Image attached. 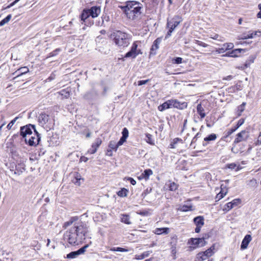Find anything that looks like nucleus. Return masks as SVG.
<instances>
[{"instance_id": "obj_1", "label": "nucleus", "mask_w": 261, "mask_h": 261, "mask_svg": "<svg viewBox=\"0 0 261 261\" xmlns=\"http://www.w3.org/2000/svg\"><path fill=\"white\" fill-rule=\"evenodd\" d=\"M77 217H71L70 220L65 222L63 227L65 229L73 224L64 233V239L71 245H78L85 239L86 234L88 232L86 224L82 221L76 222Z\"/></svg>"}, {"instance_id": "obj_2", "label": "nucleus", "mask_w": 261, "mask_h": 261, "mask_svg": "<svg viewBox=\"0 0 261 261\" xmlns=\"http://www.w3.org/2000/svg\"><path fill=\"white\" fill-rule=\"evenodd\" d=\"M142 4L135 1H127L125 6L119 7L130 19H135L139 17L142 13Z\"/></svg>"}, {"instance_id": "obj_3", "label": "nucleus", "mask_w": 261, "mask_h": 261, "mask_svg": "<svg viewBox=\"0 0 261 261\" xmlns=\"http://www.w3.org/2000/svg\"><path fill=\"white\" fill-rule=\"evenodd\" d=\"M115 44L120 48L127 47L130 44L132 36L130 34L121 31H116L111 35Z\"/></svg>"}, {"instance_id": "obj_4", "label": "nucleus", "mask_w": 261, "mask_h": 261, "mask_svg": "<svg viewBox=\"0 0 261 261\" xmlns=\"http://www.w3.org/2000/svg\"><path fill=\"white\" fill-rule=\"evenodd\" d=\"M182 20V18L178 15H174L173 17L167 19L166 28L168 29V31L165 36L166 39L171 36L172 32Z\"/></svg>"}, {"instance_id": "obj_5", "label": "nucleus", "mask_w": 261, "mask_h": 261, "mask_svg": "<svg viewBox=\"0 0 261 261\" xmlns=\"http://www.w3.org/2000/svg\"><path fill=\"white\" fill-rule=\"evenodd\" d=\"M138 41H135L131 46L130 49L124 56L125 58L135 59L137 56L142 54L140 49H138Z\"/></svg>"}, {"instance_id": "obj_6", "label": "nucleus", "mask_w": 261, "mask_h": 261, "mask_svg": "<svg viewBox=\"0 0 261 261\" xmlns=\"http://www.w3.org/2000/svg\"><path fill=\"white\" fill-rule=\"evenodd\" d=\"M40 140V137L39 134L36 131V129H34V134L30 136L29 138H26L25 142L30 146H34L37 145Z\"/></svg>"}, {"instance_id": "obj_7", "label": "nucleus", "mask_w": 261, "mask_h": 261, "mask_svg": "<svg viewBox=\"0 0 261 261\" xmlns=\"http://www.w3.org/2000/svg\"><path fill=\"white\" fill-rule=\"evenodd\" d=\"M32 129L34 130L35 128V126L32 124L21 127L20 130V135L25 140L26 138H28L32 135Z\"/></svg>"}, {"instance_id": "obj_8", "label": "nucleus", "mask_w": 261, "mask_h": 261, "mask_svg": "<svg viewBox=\"0 0 261 261\" xmlns=\"http://www.w3.org/2000/svg\"><path fill=\"white\" fill-rule=\"evenodd\" d=\"M38 122L40 125L44 126L51 123V120L49 116L45 113H41L38 116Z\"/></svg>"}, {"instance_id": "obj_9", "label": "nucleus", "mask_w": 261, "mask_h": 261, "mask_svg": "<svg viewBox=\"0 0 261 261\" xmlns=\"http://www.w3.org/2000/svg\"><path fill=\"white\" fill-rule=\"evenodd\" d=\"M249 137V132L246 130L241 131L237 135V137L234 141V143H238L242 141H245Z\"/></svg>"}, {"instance_id": "obj_10", "label": "nucleus", "mask_w": 261, "mask_h": 261, "mask_svg": "<svg viewBox=\"0 0 261 261\" xmlns=\"http://www.w3.org/2000/svg\"><path fill=\"white\" fill-rule=\"evenodd\" d=\"M89 247V245H86L83 247L79 249L78 250L72 251L67 255V258H76L79 255L83 254L85 253L86 249Z\"/></svg>"}, {"instance_id": "obj_11", "label": "nucleus", "mask_w": 261, "mask_h": 261, "mask_svg": "<svg viewBox=\"0 0 261 261\" xmlns=\"http://www.w3.org/2000/svg\"><path fill=\"white\" fill-rule=\"evenodd\" d=\"M170 107L175 108L179 109H184L187 107V104L185 102L181 103L176 99H171L168 100Z\"/></svg>"}, {"instance_id": "obj_12", "label": "nucleus", "mask_w": 261, "mask_h": 261, "mask_svg": "<svg viewBox=\"0 0 261 261\" xmlns=\"http://www.w3.org/2000/svg\"><path fill=\"white\" fill-rule=\"evenodd\" d=\"M194 222L196 226L195 231L196 233H199L201 228L204 225V218L202 216H197L194 219Z\"/></svg>"}, {"instance_id": "obj_13", "label": "nucleus", "mask_w": 261, "mask_h": 261, "mask_svg": "<svg viewBox=\"0 0 261 261\" xmlns=\"http://www.w3.org/2000/svg\"><path fill=\"white\" fill-rule=\"evenodd\" d=\"M205 239L204 237H202L201 238H191L190 240L192 244L195 246L194 248H195L200 244H201V247L204 246L206 244Z\"/></svg>"}, {"instance_id": "obj_14", "label": "nucleus", "mask_w": 261, "mask_h": 261, "mask_svg": "<svg viewBox=\"0 0 261 261\" xmlns=\"http://www.w3.org/2000/svg\"><path fill=\"white\" fill-rule=\"evenodd\" d=\"M101 142L102 141L100 139L97 138L95 142L92 144L91 148L88 150V152L90 154L95 153L96 152L97 148L101 144Z\"/></svg>"}, {"instance_id": "obj_15", "label": "nucleus", "mask_w": 261, "mask_h": 261, "mask_svg": "<svg viewBox=\"0 0 261 261\" xmlns=\"http://www.w3.org/2000/svg\"><path fill=\"white\" fill-rule=\"evenodd\" d=\"M88 11L90 16L93 18L97 17L101 12L100 8L99 6L92 7L90 9H88Z\"/></svg>"}, {"instance_id": "obj_16", "label": "nucleus", "mask_w": 261, "mask_h": 261, "mask_svg": "<svg viewBox=\"0 0 261 261\" xmlns=\"http://www.w3.org/2000/svg\"><path fill=\"white\" fill-rule=\"evenodd\" d=\"M251 241V236L250 234L246 235L242 242L241 249L242 250L246 249Z\"/></svg>"}, {"instance_id": "obj_17", "label": "nucleus", "mask_w": 261, "mask_h": 261, "mask_svg": "<svg viewBox=\"0 0 261 261\" xmlns=\"http://www.w3.org/2000/svg\"><path fill=\"white\" fill-rule=\"evenodd\" d=\"M244 123V120L243 119H240L237 125L234 127L231 128L227 132L226 137L230 136L231 134L234 132L239 127H240Z\"/></svg>"}, {"instance_id": "obj_18", "label": "nucleus", "mask_w": 261, "mask_h": 261, "mask_svg": "<svg viewBox=\"0 0 261 261\" xmlns=\"http://www.w3.org/2000/svg\"><path fill=\"white\" fill-rule=\"evenodd\" d=\"M0 261H13V255L11 253H4L0 258Z\"/></svg>"}, {"instance_id": "obj_19", "label": "nucleus", "mask_w": 261, "mask_h": 261, "mask_svg": "<svg viewBox=\"0 0 261 261\" xmlns=\"http://www.w3.org/2000/svg\"><path fill=\"white\" fill-rule=\"evenodd\" d=\"M57 94L61 95L63 98H68L70 95V90L68 89H63L57 93Z\"/></svg>"}, {"instance_id": "obj_20", "label": "nucleus", "mask_w": 261, "mask_h": 261, "mask_svg": "<svg viewBox=\"0 0 261 261\" xmlns=\"http://www.w3.org/2000/svg\"><path fill=\"white\" fill-rule=\"evenodd\" d=\"M170 231V229L168 227H163V228H156L155 229L154 232L155 234L160 235L162 234H167L169 233Z\"/></svg>"}, {"instance_id": "obj_21", "label": "nucleus", "mask_w": 261, "mask_h": 261, "mask_svg": "<svg viewBox=\"0 0 261 261\" xmlns=\"http://www.w3.org/2000/svg\"><path fill=\"white\" fill-rule=\"evenodd\" d=\"M242 51H243V49H235L227 53L225 56L230 57H237L239 56Z\"/></svg>"}, {"instance_id": "obj_22", "label": "nucleus", "mask_w": 261, "mask_h": 261, "mask_svg": "<svg viewBox=\"0 0 261 261\" xmlns=\"http://www.w3.org/2000/svg\"><path fill=\"white\" fill-rule=\"evenodd\" d=\"M153 174L152 171L150 169H146L144 171V172L142 173V174L139 177L140 179H145L146 180L148 179L150 176V175Z\"/></svg>"}, {"instance_id": "obj_23", "label": "nucleus", "mask_w": 261, "mask_h": 261, "mask_svg": "<svg viewBox=\"0 0 261 261\" xmlns=\"http://www.w3.org/2000/svg\"><path fill=\"white\" fill-rule=\"evenodd\" d=\"M257 33H260V32H249L247 34H244L242 35L240 39H246L248 38H253L255 36L257 35Z\"/></svg>"}, {"instance_id": "obj_24", "label": "nucleus", "mask_w": 261, "mask_h": 261, "mask_svg": "<svg viewBox=\"0 0 261 261\" xmlns=\"http://www.w3.org/2000/svg\"><path fill=\"white\" fill-rule=\"evenodd\" d=\"M227 190L226 189H223L222 188V185L221 186V191L217 194L216 196V199L217 201L220 200L223 198L227 194Z\"/></svg>"}, {"instance_id": "obj_25", "label": "nucleus", "mask_w": 261, "mask_h": 261, "mask_svg": "<svg viewBox=\"0 0 261 261\" xmlns=\"http://www.w3.org/2000/svg\"><path fill=\"white\" fill-rule=\"evenodd\" d=\"M161 42V39L160 38H157L156 40H155L153 42V43L152 45L151 48V53L153 54V51L154 50H156L159 48V45ZM155 53H154L153 54H155Z\"/></svg>"}, {"instance_id": "obj_26", "label": "nucleus", "mask_w": 261, "mask_h": 261, "mask_svg": "<svg viewBox=\"0 0 261 261\" xmlns=\"http://www.w3.org/2000/svg\"><path fill=\"white\" fill-rule=\"evenodd\" d=\"M166 186L167 187V188L169 189V190L172 191H175L178 188V185L174 182H172L171 181H169L168 182H167Z\"/></svg>"}, {"instance_id": "obj_27", "label": "nucleus", "mask_w": 261, "mask_h": 261, "mask_svg": "<svg viewBox=\"0 0 261 261\" xmlns=\"http://www.w3.org/2000/svg\"><path fill=\"white\" fill-rule=\"evenodd\" d=\"M207 258L208 257L203 252H201L197 254L195 261H203Z\"/></svg>"}, {"instance_id": "obj_28", "label": "nucleus", "mask_w": 261, "mask_h": 261, "mask_svg": "<svg viewBox=\"0 0 261 261\" xmlns=\"http://www.w3.org/2000/svg\"><path fill=\"white\" fill-rule=\"evenodd\" d=\"M170 108V107L168 100L164 102L163 104L158 106V110L161 112Z\"/></svg>"}, {"instance_id": "obj_29", "label": "nucleus", "mask_w": 261, "mask_h": 261, "mask_svg": "<svg viewBox=\"0 0 261 261\" xmlns=\"http://www.w3.org/2000/svg\"><path fill=\"white\" fill-rule=\"evenodd\" d=\"M83 180V178L81 177V176L77 173H76L74 176V178L72 180V182L77 186L81 185V180Z\"/></svg>"}, {"instance_id": "obj_30", "label": "nucleus", "mask_w": 261, "mask_h": 261, "mask_svg": "<svg viewBox=\"0 0 261 261\" xmlns=\"http://www.w3.org/2000/svg\"><path fill=\"white\" fill-rule=\"evenodd\" d=\"M228 168L230 169L231 170H235V171H237L242 169V167H240L239 164L236 163H230L227 165Z\"/></svg>"}, {"instance_id": "obj_31", "label": "nucleus", "mask_w": 261, "mask_h": 261, "mask_svg": "<svg viewBox=\"0 0 261 261\" xmlns=\"http://www.w3.org/2000/svg\"><path fill=\"white\" fill-rule=\"evenodd\" d=\"M197 111L198 113L200 116L201 119H203L205 116V114L204 113V109L200 104H198L197 105Z\"/></svg>"}, {"instance_id": "obj_32", "label": "nucleus", "mask_w": 261, "mask_h": 261, "mask_svg": "<svg viewBox=\"0 0 261 261\" xmlns=\"http://www.w3.org/2000/svg\"><path fill=\"white\" fill-rule=\"evenodd\" d=\"M215 249V246L213 245L210 248L205 250V251L203 252L206 256H207L208 257L212 256L214 252L213 250Z\"/></svg>"}, {"instance_id": "obj_33", "label": "nucleus", "mask_w": 261, "mask_h": 261, "mask_svg": "<svg viewBox=\"0 0 261 261\" xmlns=\"http://www.w3.org/2000/svg\"><path fill=\"white\" fill-rule=\"evenodd\" d=\"M121 222L126 224H130V217L127 215H122L121 217Z\"/></svg>"}, {"instance_id": "obj_34", "label": "nucleus", "mask_w": 261, "mask_h": 261, "mask_svg": "<svg viewBox=\"0 0 261 261\" xmlns=\"http://www.w3.org/2000/svg\"><path fill=\"white\" fill-rule=\"evenodd\" d=\"M217 135L215 134H211L208 136L204 138V141L209 142L212 141H215L217 139Z\"/></svg>"}, {"instance_id": "obj_35", "label": "nucleus", "mask_w": 261, "mask_h": 261, "mask_svg": "<svg viewBox=\"0 0 261 261\" xmlns=\"http://www.w3.org/2000/svg\"><path fill=\"white\" fill-rule=\"evenodd\" d=\"M151 252V251H147L144 252L141 254L137 255L136 258L140 260L143 259L145 257H148Z\"/></svg>"}, {"instance_id": "obj_36", "label": "nucleus", "mask_w": 261, "mask_h": 261, "mask_svg": "<svg viewBox=\"0 0 261 261\" xmlns=\"http://www.w3.org/2000/svg\"><path fill=\"white\" fill-rule=\"evenodd\" d=\"M178 210L182 212H188L189 211L192 210V206L191 205L185 204L180 206V207L178 208Z\"/></svg>"}, {"instance_id": "obj_37", "label": "nucleus", "mask_w": 261, "mask_h": 261, "mask_svg": "<svg viewBox=\"0 0 261 261\" xmlns=\"http://www.w3.org/2000/svg\"><path fill=\"white\" fill-rule=\"evenodd\" d=\"M88 9H85L83 11V13H82L81 15V19L83 21H85V19H86L88 17H89L90 15V13H89Z\"/></svg>"}, {"instance_id": "obj_38", "label": "nucleus", "mask_w": 261, "mask_h": 261, "mask_svg": "<svg viewBox=\"0 0 261 261\" xmlns=\"http://www.w3.org/2000/svg\"><path fill=\"white\" fill-rule=\"evenodd\" d=\"M210 38L215 39V40H217L221 41V42H223L224 41V38L223 37L219 36L218 34H214V35H212V34L210 35Z\"/></svg>"}, {"instance_id": "obj_39", "label": "nucleus", "mask_w": 261, "mask_h": 261, "mask_svg": "<svg viewBox=\"0 0 261 261\" xmlns=\"http://www.w3.org/2000/svg\"><path fill=\"white\" fill-rule=\"evenodd\" d=\"M246 102H243L242 104L238 106V116H240L241 115L242 113L244 111L245 106Z\"/></svg>"}, {"instance_id": "obj_40", "label": "nucleus", "mask_w": 261, "mask_h": 261, "mask_svg": "<svg viewBox=\"0 0 261 261\" xmlns=\"http://www.w3.org/2000/svg\"><path fill=\"white\" fill-rule=\"evenodd\" d=\"M109 147L115 151L117 150V148L119 147V146H117V143L115 142L114 141H111L110 142L109 144Z\"/></svg>"}, {"instance_id": "obj_41", "label": "nucleus", "mask_w": 261, "mask_h": 261, "mask_svg": "<svg viewBox=\"0 0 261 261\" xmlns=\"http://www.w3.org/2000/svg\"><path fill=\"white\" fill-rule=\"evenodd\" d=\"M146 141L149 144H154L153 140L152 139V136L149 134H146Z\"/></svg>"}, {"instance_id": "obj_42", "label": "nucleus", "mask_w": 261, "mask_h": 261, "mask_svg": "<svg viewBox=\"0 0 261 261\" xmlns=\"http://www.w3.org/2000/svg\"><path fill=\"white\" fill-rule=\"evenodd\" d=\"M11 17H12V16L11 14L8 15L6 18H5L4 19H3L2 20H1L0 21V26L1 27L3 26L6 23H8L10 21Z\"/></svg>"}, {"instance_id": "obj_43", "label": "nucleus", "mask_w": 261, "mask_h": 261, "mask_svg": "<svg viewBox=\"0 0 261 261\" xmlns=\"http://www.w3.org/2000/svg\"><path fill=\"white\" fill-rule=\"evenodd\" d=\"M232 208V204H230V203L228 202L223 206V207L222 208V211L224 213H226V212L229 211Z\"/></svg>"}, {"instance_id": "obj_44", "label": "nucleus", "mask_w": 261, "mask_h": 261, "mask_svg": "<svg viewBox=\"0 0 261 261\" xmlns=\"http://www.w3.org/2000/svg\"><path fill=\"white\" fill-rule=\"evenodd\" d=\"M18 71H19V73L17 75V76H19L21 75L28 73L29 71V70L27 67H23L19 68Z\"/></svg>"}, {"instance_id": "obj_45", "label": "nucleus", "mask_w": 261, "mask_h": 261, "mask_svg": "<svg viewBox=\"0 0 261 261\" xmlns=\"http://www.w3.org/2000/svg\"><path fill=\"white\" fill-rule=\"evenodd\" d=\"M181 141V139L178 138L174 139L170 144V148H175L176 147L175 145L178 143V142Z\"/></svg>"}, {"instance_id": "obj_46", "label": "nucleus", "mask_w": 261, "mask_h": 261, "mask_svg": "<svg viewBox=\"0 0 261 261\" xmlns=\"http://www.w3.org/2000/svg\"><path fill=\"white\" fill-rule=\"evenodd\" d=\"M127 192L128 191L126 189L123 188L120 191H118L117 194L120 197H125L127 196Z\"/></svg>"}, {"instance_id": "obj_47", "label": "nucleus", "mask_w": 261, "mask_h": 261, "mask_svg": "<svg viewBox=\"0 0 261 261\" xmlns=\"http://www.w3.org/2000/svg\"><path fill=\"white\" fill-rule=\"evenodd\" d=\"M182 59L180 57H176L175 58H173L172 60V63L173 64H179L182 63Z\"/></svg>"}, {"instance_id": "obj_48", "label": "nucleus", "mask_w": 261, "mask_h": 261, "mask_svg": "<svg viewBox=\"0 0 261 261\" xmlns=\"http://www.w3.org/2000/svg\"><path fill=\"white\" fill-rule=\"evenodd\" d=\"M18 117H16L14 119L10 121V122L7 125V128L10 130L12 128V126L14 124L16 121L18 119Z\"/></svg>"}, {"instance_id": "obj_49", "label": "nucleus", "mask_w": 261, "mask_h": 261, "mask_svg": "<svg viewBox=\"0 0 261 261\" xmlns=\"http://www.w3.org/2000/svg\"><path fill=\"white\" fill-rule=\"evenodd\" d=\"M226 50H227V49L224 46V44H223L222 47L217 48L216 51L218 54H222L225 53Z\"/></svg>"}, {"instance_id": "obj_50", "label": "nucleus", "mask_w": 261, "mask_h": 261, "mask_svg": "<svg viewBox=\"0 0 261 261\" xmlns=\"http://www.w3.org/2000/svg\"><path fill=\"white\" fill-rule=\"evenodd\" d=\"M122 137H123L126 139L128 137V130L126 127L123 128V129H122Z\"/></svg>"}, {"instance_id": "obj_51", "label": "nucleus", "mask_w": 261, "mask_h": 261, "mask_svg": "<svg viewBox=\"0 0 261 261\" xmlns=\"http://www.w3.org/2000/svg\"><path fill=\"white\" fill-rule=\"evenodd\" d=\"M16 168L17 170H19L21 172L25 170V165L23 164H18Z\"/></svg>"}, {"instance_id": "obj_52", "label": "nucleus", "mask_w": 261, "mask_h": 261, "mask_svg": "<svg viewBox=\"0 0 261 261\" xmlns=\"http://www.w3.org/2000/svg\"><path fill=\"white\" fill-rule=\"evenodd\" d=\"M240 202V200L239 199H236L233 200L232 201L229 202L230 204H232V208L238 205V204Z\"/></svg>"}, {"instance_id": "obj_53", "label": "nucleus", "mask_w": 261, "mask_h": 261, "mask_svg": "<svg viewBox=\"0 0 261 261\" xmlns=\"http://www.w3.org/2000/svg\"><path fill=\"white\" fill-rule=\"evenodd\" d=\"M224 46L227 50L232 49L234 46L232 43H224Z\"/></svg>"}, {"instance_id": "obj_54", "label": "nucleus", "mask_w": 261, "mask_h": 261, "mask_svg": "<svg viewBox=\"0 0 261 261\" xmlns=\"http://www.w3.org/2000/svg\"><path fill=\"white\" fill-rule=\"evenodd\" d=\"M201 135V134L200 133H197V134L195 136V137L193 138L192 140L191 145H192L193 143H195L196 141H197V139L198 138H199Z\"/></svg>"}, {"instance_id": "obj_55", "label": "nucleus", "mask_w": 261, "mask_h": 261, "mask_svg": "<svg viewBox=\"0 0 261 261\" xmlns=\"http://www.w3.org/2000/svg\"><path fill=\"white\" fill-rule=\"evenodd\" d=\"M60 51V48L56 49V50H54L53 51L51 52L49 54V57H54V56H56Z\"/></svg>"}, {"instance_id": "obj_56", "label": "nucleus", "mask_w": 261, "mask_h": 261, "mask_svg": "<svg viewBox=\"0 0 261 261\" xmlns=\"http://www.w3.org/2000/svg\"><path fill=\"white\" fill-rule=\"evenodd\" d=\"M126 139L121 137L119 141L117 142V146H119V147L122 145L126 141Z\"/></svg>"}, {"instance_id": "obj_57", "label": "nucleus", "mask_w": 261, "mask_h": 261, "mask_svg": "<svg viewBox=\"0 0 261 261\" xmlns=\"http://www.w3.org/2000/svg\"><path fill=\"white\" fill-rule=\"evenodd\" d=\"M149 81V80L139 81L138 82V85L142 86L143 85H145V84H147Z\"/></svg>"}, {"instance_id": "obj_58", "label": "nucleus", "mask_w": 261, "mask_h": 261, "mask_svg": "<svg viewBox=\"0 0 261 261\" xmlns=\"http://www.w3.org/2000/svg\"><path fill=\"white\" fill-rule=\"evenodd\" d=\"M255 144L257 145H259L261 144V132L259 133V134L256 141Z\"/></svg>"}, {"instance_id": "obj_59", "label": "nucleus", "mask_w": 261, "mask_h": 261, "mask_svg": "<svg viewBox=\"0 0 261 261\" xmlns=\"http://www.w3.org/2000/svg\"><path fill=\"white\" fill-rule=\"evenodd\" d=\"M56 74L54 73H52L51 75L47 78V80L50 82L55 79Z\"/></svg>"}, {"instance_id": "obj_60", "label": "nucleus", "mask_w": 261, "mask_h": 261, "mask_svg": "<svg viewBox=\"0 0 261 261\" xmlns=\"http://www.w3.org/2000/svg\"><path fill=\"white\" fill-rule=\"evenodd\" d=\"M117 251L118 252H128L129 250L127 249L121 248V247H117Z\"/></svg>"}, {"instance_id": "obj_61", "label": "nucleus", "mask_w": 261, "mask_h": 261, "mask_svg": "<svg viewBox=\"0 0 261 261\" xmlns=\"http://www.w3.org/2000/svg\"><path fill=\"white\" fill-rule=\"evenodd\" d=\"M128 180L130 181V182L132 185H135L136 184V180L132 177H129L128 178Z\"/></svg>"}, {"instance_id": "obj_62", "label": "nucleus", "mask_w": 261, "mask_h": 261, "mask_svg": "<svg viewBox=\"0 0 261 261\" xmlns=\"http://www.w3.org/2000/svg\"><path fill=\"white\" fill-rule=\"evenodd\" d=\"M18 2V1L17 0H15L13 2H12L9 6H8L7 8H10L12 7V6H13L15 4H16Z\"/></svg>"}, {"instance_id": "obj_63", "label": "nucleus", "mask_w": 261, "mask_h": 261, "mask_svg": "<svg viewBox=\"0 0 261 261\" xmlns=\"http://www.w3.org/2000/svg\"><path fill=\"white\" fill-rule=\"evenodd\" d=\"M258 8L260 10V11L257 13V16L258 18H261V4L258 5Z\"/></svg>"}, {"instance_id": "obj_64", "label": "nucleus", "mask_w": 261, "mask_h": 261, "mask_svg": "<svg viewBox=\"0 0 261 261\" xmlns=\"http://www.w3.org/2000/svg\"><path fill=\"white\" fill-rule=\"evenodd\" d=\"M199 46H202L203 47H206L208 46V44L205 43L204 42H203L202 41H200L199 44L198 45Z\"/></svg>"}]
</instances>
